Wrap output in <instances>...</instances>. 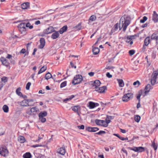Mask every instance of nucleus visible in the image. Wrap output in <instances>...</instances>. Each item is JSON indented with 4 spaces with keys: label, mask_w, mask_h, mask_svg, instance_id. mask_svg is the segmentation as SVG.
<instances>
[{
    "label": "nucleus",
    "mask_w": 158,
    "mask_h": 158,
    "mask_svg": "<svg viewBox=\"0 0 158 158\" xmlns=\"http://www.w3.org/2000/svg\"><path fill=\"white\" fill-rule=\"evenodd\" d=\"M130 23V20L129 18L126 16H123L120 20L119 23L116 24L114 26V29H113L112 30H113L114 31H117L119 27V30L123 28V31H125Z\"/></svg>",
    "instance_id": "1"
},
{
    "label": "nucleus",
    "mask_w": 158,
    "mask_h": 158,
    "mask_svg": "<svg viewBox=\"0 0 158 158\" xmlns=\"http://www.w3.org/2000/svg\"><path fill=\"white\" fill-rule=\"evenodd\" d=\"M158 75V70L155 71L153 73L151 78V83L152 85H154L156 84Z\"/></svg>",
    "instance_id": "2"
},
{
    "label": "nucleus",
    "mask_w": 158,
    "mask_h": 158,
    "mask_svg": "<svg viewBox=\"0 0 158 158\" xmlns=\"http://www.w3.org/2000/svg\"><path fill=\"white\" fill-rule=\"evenodd\" d=\"M82 80V77L80 75H77L73 78V80L72 81V83L73 85H76L80 83Z\"/></svg>",
    "instance_id": "3"
},
{
    "label": "nucleus",
    "mask_w": 158,
    "mask_h": 158,
    "mask_svg": "<svg viewBox=\"0 0 158 158\" xmlns=\"http://www.w3.org/2000/svg\"><path fill=\"white\" fill-rule=\"evenodd\" d=\"M133 98V94L128 93L124 94L122 97V100L123 102H127Z\"/></svg>",
    "instance_id": "4"
},
{
    "label": "nucleus",
    "mask_w": 158,
    "mask_h": 158,
    "mask_svg": "<svg viewBox=\"0 0 158 158\" xmlns=\"http://www.w3.org/2000/svg\"><path fill=\"white\" fill-rule=\"evenodd\" d=\"M129 148L131 150H133L135 152H142L145 150V148L142 147H134L133 148Z\"/></svg>",
    "instance_id": "5"
},
{
    "label": "nucleus",
    "mask_w": 158,
    "mask_h": 158,
    "mask_svg": "<svg viewBox=\"0 0 158 158\" xmlns=\"http://www.w3.org/2000/svg\"><path fill=\"white\" fill-rule=\"evenodd\" d=\"M0 154L3 156L6 157L8 155V151L6 148H0Z\"/></svg>",
    "instance_id": "6"
},
{
    "label": "nucleus",
    "mask_w": 158,
    "mask_h": 158,
    "mask_svg": "<svg viewBox=\"0 0 158 158\" xmlns=\"http://www.w3.org/2000/svg\"><path fill=\"white\" fill-rule=\"evenodd\" d=\"M72 110L77 114L80 115L81 110V108L79 106H75L71 107Z\"/></svg>",
    "instance_id": "7"
},
{
    "label": "nucleus",
    "mask_w": 158,
    "mask_h": 158,
    "mask_svg": "<svg viewBox=\"0 0 158 158\" xmlns=\"http://www.w3.org/2000/svg\"><path fill=\"white\" fill-rule=\"evenodd\" d=\"M135 35L127 36L125 38V41L127 43L130 42V44L131 45L133 43V42L131 40L133 39H135Z\"/></svg>",
    "instance_id": "8"
},
{
    "label": "nucleus",
    "mask_w": 158,
    "mask_h": 158,
    "mask_svg": "<svg viewBox=\"0 0 158 158\" xmlns=\"http://www.w3.org/2000/svg\"><path fill=\"white\" fill-rule=\"evenodd\" d=\"M107 89V87L106 86H104L100 87H98L95 89V91L99 93H103L105 92V91Z\"/></svg>",
    "instance_id": "9"
},
{
    "label": "nucleus",
    "mask_w": 158,
    "mask_h": 158,
    "mask_svg": "<svg viewBox=\"0 0 158 158\" xmlns=\"http://www.w3.org/2000/svg\"><path fill=\"white\" fill-rule=\"evenodd\" d=\"M57 152L58 153L62 155H64L66 152L65 146H63L62 147L58 149Z\"/></svg>",
    "instance_id": "10"
},
{
    "label": "nucleus",
    "mask_w": 158,
    "mask_h": 158,
    "mask_svg": "<svg viewBox=\"0 0 158 158\" xmlns=\"http://www.w3.org/2000/svg\"><path fill=\"white\" fill-rule=\"evenodd\" d=\"M114 118V117L107 116L106 119V121H105V126H106V127L108 126V124L110 122V120Z\"/></svg>",
    "instance_id": "11"
},
{
    "label": "nucleus",
    "mask_w": 158,
    "mask_h": 158,
    "mask_svg": "<svg viewBox=\"0 0 158 158\" xmlns=\"http://www.w3.org/2000/svg\"><path fill=\"white\" fill-rule=\"evenodd\" d=\"M96 124L99 126H101L105 127H106L105 126V121L102 120L96 119L95 120Z\"/></svg>",
    "instance_id": "12"
},
{
    "label": "nucleus",
    "mask_w": 158,
    "mask_h": 158,
    "mask_svg": "<svg viewBox=\"0 0 158 158\" xmlns=\"http://www.w3.org/2000/svg\"><path fill=\"white\" fill-rule=\"evenodd\" d=\"M152 88L153 87L150 84H147L145 87L144 89L145 94H146L150 91V89H152Z\"/></svg>",
    "instance_id": "13"
},
{
    "label": "nucleus",
    "mask_w": 158,
    "mask_h": 158,
    "mask_svg": "<svg viewBox=\"0 0 158 158\" xmlns=\"http://www.w3.org/2000/svg\"><path fill=\"white\" fill-rule=\"evenodd\" d=\"M101 84L100 81L99 80H96L92 84V87H94L96 89L99 87Z\"/></svg>",
    "instance_id": "14"
},
{
    "label": "nucleus",
    "mask_w": 158,
    "mask_h": 158,
    "mask_svg": "<svg viewBox=\"0 0 158 158\" xmlns=\"http://www.w3.org/2000/svg\"><path fill=\"white\" fill-rule=\"evenodd\" d=\"M20 105L22 106H31V105H30L28 103L27 99H24L20 102Z\"/></svg>",
    "instance_id": "15"
},
{
    "label": "nucleus",
    "mask_w": 158,
    "mask_h": 158,
    "mask_svg": "<svg viewBox=\"0 0 158 158\" xmlns=\"http://www.w3.org/2000/svg\"><path fill=\"white\" fill-rule=\"evenodd\" d=\"M89 107L90 109H93L95 107L98 106L99 104L97 103H95L92 102H89Z\"/></svg>",
    "instance_id": "16"
},
{
    "label": "nucleus",
    "mask_w": 158,
    "mask_h": 158,
    "mask_svg": "<svg viewBox=\"0 0 158 158\" xmlns=\"http://www.w3.org/2000/svg\"><path fill=\"white\" fill-rule=\"evenodd\" d=\"M152 19L155 22H158V15L155 11H153Z\"/></svg>",
    "instance_id": "17"
},
{
    "label": "nucleus",
    "mask_w": 158,
    "mask_h": 158,
    "mask_svg": "<svg viewBox=\"0 0 158 158\" xmlns=\"http://www.w3.org/2000/svg\"><path fill=\"white\" fill-rule=\"evenodd\" d=\"M40 44L39 46V48H42L44 46L45 44V40L44 39L41 38L40 40Z\"/></svg>",
    "instance_id": "18"
},
{
    "label": "nucleus",
    "mask_w": 158,
    "mask_h": 158,
    "mask_svg": "<svg viewBox=\"0 0 158 158\" xmlns=\"http://www.w3.org/2000/svg\"><path fill=\"white\" fill-rule=\"evenodd\" d=\"M1 61L2 64L5 66L7 67L9 65V63L7 60L4 57H2L1 59Z\"/></svg>",
    "instance_id": "19"
},
{
    "label": "nucleus",
    "mask_w": 158,
    "mask_h": 158,
    "mask_svg": "<svg viewBox=\"0 0 158 158\" xmlns=\"http://www.w3.org/2000/svg\"><path fill=\"white\" fill-rule=\"evenodd\" d=\"M38 110V109L36 107L31 108L30 111H28L27 113L29 114H31L32 113L34 114V113L36 112Z\"/></svg>",
    "instance_id": "20"
},
{
    "label": "nucleus",
    "mask_w": 158,
    "mask_h": 158,
    "mask_svg": "<svg viewBox=\"0 0 158 158\" xmlns=\"http://www.w3.org/2000/svg\"><path fill=\"white\" fill-rule=\"evenodd\" d=\"M59 35V32L58 31H55L51 35V38L53 39H55L58 38Z\"/></svg>",
    "instance_id": "21"
},
{
    "label": "nucleus",
    "mask_w": 158,
    "mask_h": 158,
    "mask_svg": "<svg viewBox=\"0 0 158 158\" xmlns=\"http://www.w3.org/2000/svg\"><path fill=\"white\" fill-rule=\"evenodd\" d=\"M117 80L120 87H123L124 86V83L122 79H118Z\"/></svg>",
    "instance_id": "22"
},
{
    "label": "nucleus",
    "mask_w": 158,
    "mask_h": 158,
    "mask_svg": "<svg viewBox=\"0 0 158 158\" xmlns=\"http://www.w3.org/2000/svg\"><path fill=\"white\" fill-rule=\"evenodd\" d=\"M67 29V27L66 25L64 26L61 28L59 31V32L60 34H62L64 32L66 31Z\"/></svg>",
    "instance_id": "23"
},
{
    "label": "nucleus",
    "mask_w": 158,
    "mask_h": 158,
    "mask_svg": "<svg viewBox=\"0 0 158 158\" xmlns=\"http://www.w3.org/2000/svg\"><path fill=\"white\" fill-rule=\"evenodd\" d=\"M29 6V3L28 2H25L21 5V7L22 9H26Z\"/></svg>",
    "instance_id": "24"
},
{
    "label": "nucleus",
    "mask_w": 158,
    "mask_h": 158,
    "mask_svg": "<svg viewBox=\"0 0 158 158\" xmlns=\"http://www.w3.org/2000/svg\"><path fill=\"white\" fill-rule=\"evenodd\" d=\"M151 39L153 40L158 39V31L153 34L151 36Z\"/></svg>",
    "instance_id": "25"
},
{
    "label": "nucleus",
    "mask_w": 158,
    "mask_h": 158,
    "mask_svg": "<svg viewBox=\"0 0 158 158\" xmlns=\"http://www.w3.org/2000/svg\"><path fill=\"white\" fill-rule=\"evenodd\" d=\"M92 51L94 54L96 55L99 53V49L98 47H94L93 48Z\"/></svg>",
    "instance_id": "26"
},
{
    "label": "nucleus",
    "mask_w": 158,
    "mask_h": 158,
    "mask_svg": "<svg viewBox=\"0 0 158 158\" xmlns=\"http://www.w3.org/2000/svg\"><path fill=\"white\" fill-rule=\"evenodd\" d=\"M23 158H31V155L30 152H26L23 154Z\"/></svg>",
    "instance_id": "27"
},
{
    "label": "nucleus",
    "mask_w": 158,
    "mask_h": 158,
    "mask_svg": "<svg viewBox=\"0 0 158 158\" xmlns=\"http://www.w3.org/2000/svg\"><path fill=\"white\" fill-rule=\"evenodd\" d=\"M75 96L72 95L70 96H69V98H66L65 99H64L63 100V101L64 102H67V101H69L70 100H71L72 98H74V97Z\"/></svg>",
    "instance_id": "28"
},
{
    "label": "nucleus",
    "mask_w": 158,
    "mask_h": 158,
    "mask_svg": "<svg viewBox=\"0 0 158 158\" xmlns=\"http://www.w3.org/2000/svg\"><path fill=\"white\" fill-rule=\"evenodd\" d=\"M150 41V38L149 37H147L144 40V45L145 46H147L149 43Z\"/></svg>",
    "instance_id": "29"
},
{
    "label": "nucleus",
    "mask_w": 158,
    "mask_h": 158,
    "mask_svg": "<svg viewBox=\"0 0 158 158\" xmlns=\"http://www.w3.org/2000/svg\"><path fill=\"white\" fill-rule=\"evenodd\" d=\"M21 90V88H20L19 87L18 88L16 91V92L17 94L20 97H21V96H22V93L20 91Z\"/></svg>",
    "instance_id": "30"
},
{
    "label": "nucleus",
    "mask_w": 158,
    "mask_h": 158,
    "mask_svg": "<svg viewBox=\"0 0 158 158\" xmlns=\"http://www.w3.org/2000/svg\"><path fill=\"white\" fill-rule=\"evenodd\" d=\"M19 141L21 143H23L25 140V138L22 136H20L19 137Z\"/></svg>",
    "instance_id": "31"
},
{
    "label": "nucleus",
    "mask_w": 158,
    "mask_h": 158,
    "mask_svg": "<svg viewBox=\"0 0 158 158\" xmlns=\"http://www.w3.org/2000/svg\"><path fill=\"white\" fill-rule=\"evenodd\" d=\"M2 109L4 112L5 113H7L9 111L8 107L6 105H4L3 106Z\"/></svg>",
    "instance_id": "32"
},
{
    "label": "nucleus",
    "mask_w": 158,
    "mask_h": 158,
    "mask_svg": "<svg viewBox=\"0 0 158 158\" xmlns=\"http://www.w3.org/2000/svg\"><path fill=\"white\" fill-rule=\"evenodd\" d=\"M19 31L21 32V33L24 35L26 33V28H18Z\"/></svg>",
    "instance_id": "33"
},
{
    "label": "nucleus",
    "mask_w": 158,
    "mask_h": 158,
    "mask_svg": "<svg viewBox=\"0 0 158 158\" xmlns=\"http://www.w3.org/2000/svg\"><path fill=\"white\" fill-rule=\"evenodd\" d=\"M47 115V113L46 111H43L40 112L39 114V116H42L44 117Z\"/></svg>",
    "instance_id": "34"
},
{
    "label": "nucleus",
    "mask_w": 158,
    "mask_h": 158,
    "mask_svg": "<svg viewBox=\"0 0 158 158\" xmlns=\"http://www.w3.org/2000/svg\"><path fill=\"white\" fill-rule=\"evenodd\" d=\"M46 67L44 66L42 68H41L39 70V71L38 73V74H40L45 71V70H46Z\"/></svg>",
    "instance_id": "35"
},
{
    "label": "nucleus",
    "mask_w": 158,
    "mask_h": 158,
    "mask_svg": "<svg viewBox=\"0 0 158 158\" xmlns=\"http://www.w3.org/2000/svg\"><path fill=\"white\" fill-rule=\"evenodd\" d=\"M18 28H26L25 27V23H22L20 24L18 26Z\"/></svg>",
    "instance_id": "36"
},
{
    "label": "nucleus",
    "mask_w": 158,
    "mask_h": 158,
    "mask_svg": "<svg viewBox=\"0 0 158 158\" xmlns=\"http://www.w3.org/2000/svg\"><path fill=\"white\" fill-rule=\"evenodd\" d=\"M96 17L95 15H92L90 17L89 20L91 21H94L96 20Z\"/></svg>",
    "instance_id": "37"
},
{
    "label": "nucleus",
    "mask_w": 158,
    "mask_h": 158,
    "mask_svg": "<svg viewBox=\"0 0 158 158\" xmlns=\"http://www.w3.org/2000/svg\"><path fill=\"white\" fill-rule=\"evenodd\" d=\"M140 119V117L139 115H136L134 117V120L137 122H139Z\"/></svg>",
    "instance_id": "38"
},
{
    "label": "nucleus",
    "mask_w": 158,
    "mask_h": 158,
    "mask_svg": "<svg viewBox=\"0 0 158 158\" xmlns=\"http://www.w3.org/2000/svg\"><path fill=\"white\" fill-rule=\"evenodd\" d=\"M148 18L145 16L143 17V19H140V23H143L147 20Z\"/></svg>",
    "instance_id": "39"
},
{
    "label": "nucleus",
    "mask_w": 158,
    "mask_h": 158,
    "mask_svg": "<svg viewBox=\"0 0 158 158\" xmlns=\"http://www.w3.org/2000/svg\"><path fill=\"white\" fill-rule=\"evenodd\" d=\"M29 27V29H31L33 28V26L31 25L30 23L28 22L25 24V27Z\"/></svg>",
    "instance_id": "40"
},
{
    "label": "nucleus",
    "mask_w": 158,
    "mask_h": 158,
    "mask_svg": "<svg viewBox=\"0 0 158 158\" xmlns=\"http://www.w3.org/2000/svg\"><path fill=\"white\" fill-rule=\"evenodd\" d=\"M67 84L66 81H64L62 82L60 85V88H62L66 86Z\"/></svg>",
    "instance_id": "41"
},
{
    "label": "nucleus",
    "mask_w": 158,
    "mask_h": 158,
    "mask_svg": "<svg viewBox=\"0 0 158 158\" xmlns=\"http://www.w3.org/2000/svg\"><path fill=\"white\" fill-rule=\"evenodd\" d=\"M152 146L154 148L155 150H156L157 148V145L154 142L152 143Z\"/></svg>",
    "instance_id": "42"
},
{
    "label": "nucleus",
    "mask_w": 158,
    "mask_h": 158,
    "mask_svg": "<svg viewBox=\"0 0 158 158\" xmlns=\"http://www.w3.org/2000/svg\"><path fill=\"white\" fill-rule=\"evenodd\" d=\"M142 94V92H139V93L136 96V98L139 101V102H140V97L141 95Z\"/></svg>",
    "instance_id": "43"
},
{
    "label": "nucleus",
    "mask_w": 158,
    "mask_h": 158,
    "mask_svg": "<svg viewBox=\"0 0 158 158\" xmlns=\"http://www.w3.org/2000/svg\"><path fill=\"white\" fill-rule=\"evenodd\" d=\"M39 119L40 121L42 123H44L45 122L46 119L44 117L42 116H39Z\"/></svg>",
    "instance_id": "44"
},
{
    "label": "nucleus",
    "mask_w": 158,
    "mask_h": 158,
    "mask_svg": "<svg viewBox=\"0 0 158 158\" xmlns=\"http://www.w3.org/2000/svg\"><path fill=\"white\" fill-rule=\"evenodd\" d=\"M75 28H77L79 30H81V23H78L77 25L75 27Z\"/></svg>",
    "instance_id": "45"
},
{
    "label": "nucleus",
    "mask_w": 158,
    "mask_h": 158,
    "mask_svg": "<svg viewBox=\"0 0 158 158\" xmlns=\"http://www.w3.org/2000/svg\"><path fill=\"white\" fill-rule=\"evenodd\" d=\"M31 83L30 82H28L26 85V88L27 90H29L30 86H31Z\"/></svg>",
    "instance_id": "46"
},
{
    "label": "nucleus",
    "mask_w": 158,
    "mask_h": 158,
    "mask_svg": "<svg viewBox=\"0 0 158 158\" xmlns=\"http://www.w3.org/2000/svg\"><path fill=\"white\" fill-rule=\"evenodd\" d=\"M49 27H48L47 29L44 30L43 32L45 34H48L49 33Z\"/></svg>",
    "instance_id": "47"
},
{
    "label": "nucleus",
    "mask_w": 158,
    "mask_h": 158,
    "mask_svg": "<svg viewBox=\"0 0 158 158\" xmlns=\"http://www.w3.org/2000/svg\"><path fill=\"white\" fill-rule=\"evenodd\" d=\"M135 53V51L134 50H130L129 52V53L130 56L133 55Z\"/></svg>",
    "instance_id": "48"
},
{
    "label": "nucleus",
    "mask_w": 158,
    "mask_h": 158,
    "mask_svg": "<svg viewBox=\"0 0 158 158\" xmlns=\"http://www.w3.org/2000/svg\"><path fill=\"white\" fill-rule=\"evenodd\" d=\"M2 81L4 82H6L7 81V77H3L2 79Z\"/></svg>",
    "instance_id": "49"
},
{
    "label": "nucleus",
    "mask_w": 158,
    "mask_h": 158,
    "mask_svg": "<svg viewBox=\"0 0 158 158\" xmlns=\"http://www.w3.org/2000/svg\"><path fill=\"white\" fill-rule=\"evenodd\" d=\"M114 68V67L112 66H108L107 65L105 68L106 69H107L108 70L110 69H113Z\"/></svg>",
    "instance_id": "50"
},
{
    "label": "nucleus",
    "mask_w": 158,
    "mask_h": 158,
    "mask_svg": "<svg viewBox=\"0 0 158 158\" xmlns=\"http://www.w3.org/2000/svg\"><path fill=\"white\" fill-rule=\"evenodd\" d=\"M92 127H87L85 128V130L89 132H91L92 130Z\"/></svg>",
    "instance_id": "51"
},
{
    "label": "nucleus",
    "mask_w": 158,
    "mask_h": 158,
    "mask_svg": "<svg viewBox=\"0 0 158 158\" xmlns=\"http://www.w3.org/2000/svg\"><path fill=\"white\" fill-rule=\"evenodd\" d=\"M92 132H95L98 130H99V128H98L97 127H92Z\"/></svg>",
    "instance_id": "52"
},
{
    "label": "nucleus",
    "mask_w": 158,
    "mask_h": 158,
    "mask_svg": "<svg viewBox=\"0 0 158 158\" xmlns=\"http://www.w3.org/2000/svg\"><path fill=\"white\" fill-rule=\"evenodd\" d=\"M106 133V132L103 131H100L99 132L96 133V134L99 135H101L103 134H105Z\"/></svg>",
    "instance_id": "53"
},
{
    "label": "nucleus",
    "mask_w": 158,
    "mask_h": 158,
    "mask_svg": "<svg viewBox=\"0 0 158 158\" xmlns=\"http://www.w3.org/2000/svg\"><path fill=\"white\" fill-rule=\"evenodd\" d=\"M49 74V72H48L45 75V79L48 80V79H49V77L48 75Z\"/></svg>",
    "instance_id": "54"
},
{
    "label": "nucleus",
    "mask_w": 158,
    "mask_h": 158,
    "mask_svg": "<svg viewBox=\"0 0 158 158\" xmlns=\"http://www.w3.org/2000/svg\"><path fill=\"white\" fill-rule=\"evenodd\" d=\"M26 52V50L24 48L22 49L19 52L20 54H24Z\"/></svg>",
    "instance_id": "55"
},
{
    "label": "nucleus",
    "mask_w": 158,
    "mask_h": 158,
    "mask_svg": "<svg viewBox=\"0 0 158 158\" xmlns=\"http://www.w3.org/2000/svg\"><path fill=\"white\" fill-rule=\"evenodd\" d=\"M106 76L109 78H111L112 77V75H111L110 74V73L109 72H108L106 73Z\"/></svg>",
    "instance_id": "56"
},
{
    "label": "nucleus",
    "mask_w": 158,
    "mask_h": 158,
    "mask_svg": "<svg viewBox=\"0 0 158 158\" xmlns=\"http://www.w3.org/2000/svg\"><path fill=\"white\" fill-rule=\"evenodd\" d=\"M78 128L80 129H84L85 128L84 126L83 125H81V126H78Z\"/></svg>",
    "instance_id": "57"
},
{
    "label": "nucleus",
    "mask_w": 158,
    "mask_h": 158,
    "mask_svg": "<svg viewBox=\"0 0 158 158\" xmlns=\"http://www.w3.org/2000/svg\"><path fill=\"white\" fill-rule=\"evenodd\" d=\"M137 84H138V85H139L140 84V82L138 81L134 82L133 83V85H137Z\"/></svg>",
    "instance_id": "58"
},
{
    "label": "nucleus",
    "mask_w": 158,
    "mask_h": 158,
    "mask_svg": "<svg viewBox=\"0 0 158 158\" xmlns=\"http://www.w3.org/2000/svg\"><path fill=\"white\" fill-rule=\"evenodd\" d=\"M122 151H123L124 153L126 154L127 156V152L126 150H125L124 148H123L122 150Z\"/></svg>",
    "instance_id": "59"
},
{
    "label": "nucleus",
    "mask_w": 158,
    "mask_h": 158,
    "mask_svg": "<svg viewBox=\"0 0 158 158\" xmlns=\"http://www.w3.org/2000/svg\"><path fill=\"white\" fill-rule=\"evenodd\" d=\"M70 64L71 67L73 68H74V69H76V66H74L72 62H71L70 63Z\"/></svg>",
    "instance_id": "60"
},
{
    "label": "nucleus",
    "mask_w": 158,
    "mask_h": 158,
    "mask_svg": "<svg viewBox=\"0 0 158 158\" xmlns=\"http://www.w3.org/2000/svg\"><path fill=\"white\" fill-rule=\"evenodd\" d=\"M50 30L51 31V32H50V33L52 32H54L55 31L54 30V28L50 26Z\"/></svg>",
    "instance_id": "61"
},
{
    "label": "nucleus",
    "mask_w": 158,
    "mask_h": 158,
    "mask_svg": "<svg viewBox=\"0 0 158 158\" xmlns=\"http://www.w3.org/2000/svg\"><path fill=\"white\" fill-rule=\"evenodd\" d=\"M88 74L90 76L92 77L94 75V73L93 72H90L88 73Z\"/></svg>",
    "instance_id": "62"
},
{
    "label": "nucleus",
    "mask_w": 158,
    "mask_h": 158,
    "mask_svg": "<svg viewBox=\"0 0 158 158\" xmlns=\"http://www.w3.org/2000/svg\"><path fill=\"white\" fill-rule=\"evenodd\" d=\"M41 145H39L38 144H35V145H33L32 146V147L33 148H36L38 147H41Z\"/></svg>",
    "instance_id": "63"
},
{
    "label": "nucleus",
    "mask_w": 158,
    "mask_h": 158,
    "mask_svg": "<svg viewBox=\"0 0 158 158\" xmlns=\"http://www.w3.org/2000/svg\"><path fill=\"white\" fill-rule=\"evenodd\" d=\"M121 132L123 133H126V131L125 130L120 129Z\"/></svg>",
    "instance_id": "64"
}]
</instances>
